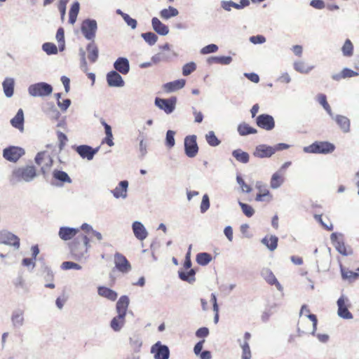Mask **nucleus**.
<instances>
[{"instance_id":"obj_2","label":"nucleus","mask_w":359,"mask_h":359,"mask_svg":"<svg viewBox=\"0 0 359 359\" xmlns=\"http://www.w3.org/2000/svg\"><path fill=\"white\" fill-rule=\"evenodd\" d=\"M334 149V144L327 141H316L311 144L303 148V151L305 153L321 154H331Z\"/></svg>"},{"instance_id":"obj_12","label":"nucleus","mask_w":359,"mask_h":359,"mask_svg":"<svg viewBox=\"0 0 359 359\" xmlns=\"http://www.w3.org/2000/svg\"><path fill=\"white\" fill-rule=\"evenodd\" d=\"M151 353L154 354V359H169L170 357L168 346L159 341L151 346Z\"/></svg>"},{"instance_id":"obj_10","label":"nucleus","mask_w":359,"mask_h":359,"mask_svg":"<svg viewBox=\"0 0 359 359\" xmlns=\"http://www.w3.org/2000/svg\"><path fill=\"white\" fill-rule=\"evenodd\" d=\"M184 152L189 158L195 157L198 152V147L195 135H188L184 138Z\"/></svg>"},{"instance_id":"obj_59","label":"nucleus","mask_w":359,"mask_h":359,"mask_svg":"<svg viewBox=\"0 0 359 359\" xmlns=\"http://www.w3.org/2000/svg\"><path fill=\"white\" fill-rule=\"evenodd\" d=\"M169 57L170 56L165 53H158L153 55L151 58V60L153 64H158L160 62L167 60Z\"/></svg>"},{"instance_id":"obj_25","label":"nucleus","mask_w":359,"mask_h":359,"mask_svg":"<svg viewBox=\"0 0 359 359\" xmlns=\"http://www.w3.org/2000/svg\"><path fill=\"white\" fill-rule=\"evenodd\" d=\"M151 25L153 29L161 36H165L169 33L168 27L156 17L151 19Z\"/></svg>"},{"instance_id":"obj_22","label":"nucleus","mask_w":359,"mask_h":359,"mask_svg":"<svg viewBox=\"0 0 359 359\" xmlns=\"http://www.w3.org/2000/svg\"><path fill=\"white\" fill-rule=\"evenodd\" d=\"M12 325L14 328H20L25 324L24 311L17 309L13 311L11 317Z\"/></svg>"},{"instance_id":"obj_24","label":"nucleus","mask_w":359,"mask_h":359,"mask_svg":"<svg viewBox=\"0 0 359 359\" xmlns=\"http://www.w3.org/2000/svg\"><path fill=\"white\" fill-rule=\"evenodd\" d=\"M79 231V229L77 228L62 226L60 228L58 236L63 241H69L73 238Z\"/></svg>"},{"instance_id":"obj_32","label":"nucleus","mask_w":359,"mask_h":359,"mask_svg":"<svg viewBox=\"0 0 359 359\" xmlns=\"http://www.w3.org/2000/svg\"><path fill=\"white\" fill-rule=\"evenodd\" d=\"M196 272L194 269H190L189 271L179 270L178 276L182 280L192 284L196 281Z\"/></svg>"},{"instance_id":"obj_18","label":"nucleus","mask_w":359,"mask_h":359,"mask_svg":"<svg viewBox=\"0 0 359 359\" xmlns=\"http://www.w3.org/2000/svg\"><path fill=\"white\" fill-rule=\"evenodd\" d=\"M129 183L127 180H122L119 182L118 186L111 193L115 198L126 199L128 196V189Z\"/></svg>"},{"instance_id":"obj_34","label":"nucleus","mask_w":359,"mask_h":359,"mask_svg":"<svg viewBox=\"0 0 359 359\" xmlns=\"http://www.w3.org/2000/svg\"><path fill=\"white\" fill-rule=\"evenodd\" d=\"M86 50L88 53V57L90 62L92 63L95 62L98 58L99 50L94 41H92L87 45Z\"/></svg>"},{"instance_id":"obj_49","label":"nucleus","mask_w":359,"mask_h":359,"mask_svg":"<svg viewBox=\"0 0 359 359\" xmlns=\"http://www.w3.org/2000/svg\"><path fill=\"white\" fill-rule=\"evenodd\" d=\"M205 140L211 147H217L221 143V141L217 137L214 131H209L205 135Z\"/></svg>"},{"instance_id":"obj_48","label":"nucleus","mask_w":359,"mask_h":359,"mask_svg":"<svg viewBox=\"0 0 359 359\" xmlns=\"http://www.w3.org/2000/svg\"><path fill=\"white\" fill-rule=\"evenodd\" d=\"M318 101L323 106L324 109L327 111V113L330 115L331 118H334V114L332 111V109L327 102V97L325 94H319L318 95Z\"/></svg>"},{"instance_id":"obj_37","label":"nucleus","mask_w":359,"mask_h":359,"mask_svg":"<svg viewBox=\"0 0 359 359\" xmlns=\"http://www.w3.org/2000/svg\"><path fill=\"white\" fill-rule=\"evenodd\" d=\"M130 345L133 350V353H138L140 351V348L142 346V341L140 335L133 334L129 339Z\"/></svg>"},{"instance_id":"obj_28","label":"nucleus","mask_w":359,"mask_h":359,"mask_svg":"<svg viewBox=\"0 0 359 359\" xmlns=\"http://www.w3.org/2000/svg\"><path fill=\"white\" fill-rule=\"evenodd\" d=\"M24 112L22 109H18L15 116L11 120V124L13 127L20 131L24 130Z\"/></svg>"},{"instance_id":"obj_46","label":"nucleus","mask_w":359,"mask_h":359,"mask_svg":"<svg viewBox=\"0 0 359 359\" xmlns=\"http://www.w3.org/2000/svg\"><path fill=\"white\" fill-rule=\"evenodd\" d=\"M44 112L51 119L57 120L60 116V111L53 104H48V107L44 109Z\"/></svg>"},{"instance_id":"obj_5","label":"nucleus","mask_w":359,"mask_h":359,"mask_svg":"<svg viewBox=\"0 0 359 359\" xmlns=\"http://www.w3.org/2000/svg\"><path fill=\"white\" fill-rule=\"evenodd\" d=\"M344 235L341 233H332L330 240L337 251L344 256L353 255V249L350 246H346L343 240Z\"/></svg>"},{"instance_id":"obj_44","label":"nucleus","mask_w":359,"mask_h":359,"mask_svg":"<svg viewBox=\"0 0 359 359\" xmlns=\"http://www.w3.org/2000/svg\"><path fill=\"white\" fill-rule=\"evenodd\" d=\"M238 342L242 348L241 359H250L252 355L249 343L248 341H242L241 339H238Z\"/></svg>"},{"instance_id":"obj_41","label":"nucleus","mask_w":359,"mask_h":359,"mask_svg":"<svg viewBox=\"0 0 359 359\" xmlns=\"http://www.w3.org/2000/svg\"><path fill=\"white\" fill-rule=\"evenodd\" d=\"M233 59L231 56H212L208 59L210 64L217 63L224 65H229Z\"/></svg>"},{"instance_id":"obj_21","label":"nucleus","mask_w":359,"mask_h":359,"mask_svg":"<svg viewBox=\"0 0 359 359\" xmlns=\"http://www.w3.org/2000/svg\"><path fill=\"white\" fill-rule=\"evenodd\" d=\"M114 71L122 74H127L130 71V62L128 58L125 57H119L113 64Z\"/></svg>"},{"instance_id":"obj_8","label":"nucleus","mask_w":359,"mask_h":359,"mask_svg":"<svg viewBox=\"0 0 359 359\" xmlns=\"http://www.w3.org/2000/svg\"><path fill=\"white\" fill-rule=\"evenodd\" d=\"M154 102L156 107L163 110L167 114H170L175 109L177 97H171L168 99L156 97Z\"/></svg>"},{"instance_id":"obj_11","label":"nucleus","mask_w":359,"mask_h":359,"mask_svg":"<svg viewBox=\"0 0 359 359\" xmlns=\"http://www.w3.org/2000/svg\"><path fill=\"white\" fill-rule=\"evenodd\" d=\"M348 302V298L344 294H342L337 302L338 306V316L341 318L347 320L352 319L353 318V314L348 309L347 304Z\"/></svg>"},{"instance_id":"obj_38","label":"nucleus","mask_w":359,"mask_h":359,"mask_svg":"<svg viewBox=\"0 0 359 359\" xmlns=\"http://www.w3.org/2000/svg\"><path fill=\"white\" fill-rule=\"evenodd\" d=\"M232 156L240 163H248L250 161V155L248 152L243 151L240 149L232 151Z\"/></svg>"},{"instance_id":"obj_58","label":"nucleus","mask_w":359,"mask_h":359,"mask_svg":"<svg viewBox=\"0 0 359 359\" xmlns=\"http://www.w3.org/2000/svg\"><path fill=\"white\" fill-rule=\"evenodd\" d=\"M236 182L240 185L243 192H245V193L251 192V191H252L251 187L245 182L244 180L242 178V177L240 175H238L236 176Z\"/></svg>"},{"instance_id":"obj_20","label":"nucleus","mask_w":359,"mask_h":359,"mask_svg":"<svg viewBox=\"0 0 359 359\" xmlns=\"http://www.w3.org/2000/svg\"><path fill=\"white\" fill-rule=\"evenodd\" d=\"M262 278L271 285H275L278 290L283 291V287L269 269H263L261 272Z\"/></svg>"},{"instance_id":"obj_62","label":"nucleus","mask_w":359,"mask_h":359,"mask_svg":"<svg viewBox=\"0 0 359 359\" xmlns=\"http://www.w3.org/2000/svg\"><path fill=\"white\" fill-rule=\"evenodd\" d=\"M69 0H59L58 9L61 15L62 20H64L66 13V6Z\"/></svg>"},{"instance_id":"obj_57","label":"nucleus","mask_w":359,"mask_h":359,"mask_svg":"<svg viewBox=\"0 0 359 359\" xmlns=\"http://www.w3.org/2000/svg\"><path fill=\"white\" fill-rule=\"evenodd\" d=\"M196 69V65L194 62H191L185 64L182 67V74L184 76H189Z\"/></svg>"},{"instance_id":"obj_9","label":"nucleus","mask_w":359,"mask_h":359,"mask_svg":"<svg viewBox=\"0 0 359 359\" xmlns=\"http://www.w3.org/2000/svg\"><path fill=\"white\" fill-rule=\"evenodd\" d=\"M35 162L41 166V171L45 176L53 165V159L46 152H39L35 157Z\"/></svg>"},{"instance_id":"obj_35","label":"nucleus","mask_w":359,"mask_h":359,"mask_svg":"<svg viewBox=\"0 0 359 359\" xmlns=\"http://www.w3.org/2000/svg\"><path fill=\"white\" fill-rule=\"evenodd\" d=\"M261 242L270 251H274L278 246V238L276 236H266L262 239Z\"/></svg>"},{"instance_id":"obj_64","label":"nucleus","mask_w":359,"mask_h":359,"mask_svg":"<svg viewBox=\"0 0 359 359\" xmlns=\"http://www.w3.org/2000/svg\"><path fill=\"white\" fill-rule=\"evenodd\" d=\"M193 115L194 116V122L197 123H201L203 120V114L197 111L195 107H191Z\"/></svg>"},{"instance_id":"obj_39","label":"nucleus","mask_w":359,"mask_h":359,"mask_svg":"<svg viewBox=\"0 0 359 359\" xmlns=\"http://www.w3.org/2000/svg\"><path fill=\"white\" fill-rule=\"evenodd\" d=\"M283 175V173H280V172H276L272 175L270 182V186L272 189H276L282 185L284 182Z\"/></svg>"},{"instance_id":"obj_14","label":"nucleus","mask_w":359,"mask_h":359,"mask_svg":"<svg viewBox=\"0 0 359 359\" xmlns=\"http://www.w3.org/2000/svg\"><path fill=\"white\" fill-rule=\"evenodd\" d=\"M114 264L116 269L123 273H128L132 268L126 257L119 252L114 255Z\"/></svg>"},{"instance_id":"obj_43","label":"nucleus","mask_w":359,"mask_h":359,"mask_svg":"<svg viewBox=\"0 0 359 359\" xmlns=\"http://www.w3.org/2000/svg\"><path fill=\"white\" fill-rule=\"evenodd\" d=\"M53 177L62 183H72V180L68 174L62 170H55L53 172Z\"/></svg>"},{"instance_id":"obj_63","label":"nucleus","mask_w":359,"mask_h":359,"mask_svg":"<svg viewBox=\"0 0 359 359\" xmlns=\"http://www.w3.org/2000/svg\"><path fill=\"white\" fill-rule=\"evenodd\" d=\"M209 329L206 327H202L198 329L196 332V337L197 338H205L209 335Z\"/></svg>"},{"instance_id":"obj_4","label":"nucleus","mask_w":359,"mask_h":359,"mask_svg":"<svg viewBox=\"0 0 359 359\" xmlns=\"http://www.w3.org/2000/svg\"><path fill=\"white\" fill-rule=\"evenodd\" d=\"M70 253L74 259L77 261L86 260L88 257L87 247L81 245L79 237L75 238L69 244Z\"/></svg>"},{"instance_id":"obj_17","label":"nucleus","mask_w":359,"mask_h":359,"mask_svg":"<svg viewBox=\"0 0 359 359\" xmlns=\"http://www.w3.org/2000/svg\"><path fill=\"white\" fill-rule=\"evenodd\" d=\"M106 79L107 84L110 87L121 88L125 85L123 78L116 71L112 70L108 72Z\"/></svg>"},{"instance_id":"obj_3","label":"nucleus","mask_w":359,"mask_h":359,"mask_svg":"<svg viewBox=\"0 0 359 359\" xmlns=\"http://www.w3.org/2000/svg\"><path fill=\"white\" fill-rule=\"evenodd\" d=\"M53 87L46 82H39L30 85L28 87V93L32 97H46L53 92Z\"/></svg>"},{"instance_id":"obj_52","label":"nucleus","mask_w":359,"mask_h":359,"mask_svg":"<svg viewBox=\"0 0 359 359\" xmlns=\"http://www.w3.org/2000/svg\"><path fill=\"white\" fill-rule=\"evenodd\" d=\"M42 50L49 55L57 53V46L54 43L50 42L44 43L42 45Z\"/></svg>"},{"instance_id":"obj_47","label":"nucleus","mask_w":359,"mask_h":359,"mask_svg":"<svg viewBox=\"0 0 359 359\" xmlns=\"http://www.w3.org/2000/svg\"><path fill=\"white\" fill-rule=\"evenodd\" d=\"M212 260V256L208 252H200L196 255V262L201 266L208 265Z\"/></svg>"},{"instance_id":"obj_61","label":"nucleus","mask_w":359,"mask_h":359,"mask_svg":"<svg viewBox=\"0 0 359 359\" xmlns=\"http://www.w3.org/2000/svg\"><path fill=\"white\" fill-rule=\"evenodd\" d=\"M218 50V46L215 44L211 43L205 46L201 50V53L203 55H207L209 53H212L217 52Z\"/></svg>"},{"instance_id":"obj_45","label":"nucleus","mask_w":359,"mask_h":359,"mask_svg":"<svg viewBox=\"0 0 359 359\" xmlns=\"http://www.w3.org/2000/svg\"><path fill=\"white\" fill-rule=\"evenodd\" d=\"M293 67L295 71L301 74H308L314 68L313 66L306 67L303 61H295Z\"/></svg>"},{"instance_id":"obj_31","label":"nucleus","mask_w":359,"mask_h":359,"mask_svg":"<svg viewBox=\"0 0 359 359\" xmlns=\"http://www.w3.org/2000/svg\"><path fill=\"white\" fill-rule=\"evenodd\" d=\"M332 118L335 121L344 133H348L350 131V120L346 116L342 115H334V118Z\"/></svg>"},{"instance_id":"obj_33","label":"nucleus","mask_w":359,"mask_h":359,"mask_svg":"<svg viewBox=\"0 0 359 359\" xmlns=\"http://www.w3.org/2000/svg\"><path fill=\"white\" fill-rule=\"evenodd\" d=\"M4 93L6 97H11L14 93L15 81L13 78H6L2 83Z\"/></svg>"},{"instance_id":"obj_13","label":"nucleus","mask_w":359,"mask_h":359,"mask_svg":"<svg viewBox=\"0 0 359 359\" xmlns=\"http://www.w3.org/2000/svg\"><path fill=\"white\" fill-rule=\"evenodd\" d=\"M0 243L13 246L15 250L20 248V238L8 231L0 232Z\"/></svg>"},{"instance_id":"obj_23","label":"nucleus","mask_w":359,"mask_h":359,"mask_svg":"<svg viewBox=\"0 0 359 359\" xmlns=\"http://www.w3.org/2000/svg\"><path fill=\"white\" fill-rule=\"evenodd\" d=\"M132 229L135 236L140 241L144 240L148 236L146 228L143 224L139 221H135L133 223Z\"/></svg>"},{"instance_id":"obj_6","label":"nucleus","mask_w":359,"mask_h":359,"mask_svg":"<svg viewBox=\"0 0 359 359\" xmlns=\"http://www.w3.org/2000/svg\"><path fill=\"white\" fill-rule=\"evenodd\" d=\"M97 29V24L95 20L88 18L82 22L81 30L86 39L93 41Z\"/></svg>"},{"instance_id":"obj_26","label":"nucleus","mask_w":359,"mask_h":359,"mask_svg":"<svg viewBox=\"0 0 359 359\" xmlns=\"http://www.w3.org/2000/svg\"><path fill=\"white\" fill-rule=\"evenodd\" d=\"M186 80L181 79L173 81L168 82L163 86V90L166 93H172L184 87Z\"/></svg>"},{"instance_id":"obj_60","label":"nucleus","mask_w":359,"mask_h":359,"mask_svg":"<svg viewBox=\"0 0 359 359\" xmlns=\"http://www.w3.org/2000/svg\"><path fill=\"white\" fill-rule=\"evenodd\" d=\"M210 208V199L208 194H204L202 198V201L200 206V210L202 213H205Z\"/></svg>"},{"instance_id":"obj_15","label":"nucleus","mask_w":359,"mask_h":359,"mask_svg":"<svg viewBox=\"0 0 359 359\" xmlns=\"http://www.w3.org/2000/svg\"><path fill=\"white\" fill-rule=\"evenodd\" d=\"M256 124L262 129L271 130L275 127V121L272 116L267 114H262L257 117Z\"/></svg>"},{"instance_id":"obj_51","label":"nucleus","mask_w":359,"mask_h":359,"mask_svg":"<svg viewBox=\"0 0 359 359\" xmlns=\"http://www.w3.org/2000/svg\"><path fill=\"white\" fill-rule=\"evenodd\" d=\"M141 36L149 46L154 45L158 40L157 35L151 32L142 33Z\"/></svg>"},{"instance_id":"obj_56","label":"nucleus","mask_w":359,"mask_h":359,"mask_svg":"<svg viewBox=\"0 0 359 359\" xmlns=\"http://www.w3.org/2000/svg\"><path fill=\"white\" fill-rule=\"evenodd\" d=\"M61 268L63 270H69V269L81 270L82 269V266L75 262L67 261V262H64L62 264Z\"/></svg>"},{"instance_id":"obj_19","label":"nucleus","mask_w":359,"mask_h":359,"mask_svg":"<svg viewBox=\"0 0 359 359\" xmlns=\"http://www.w3.org/2000/svg\"><path fill=\"white\" fill-rule=\"evenodd\" d=\"M274 149L272 146L259 144L256 147L253 155L259 158H269L273 155Z\"/></svg>"},{"instance_id":"obj_55","label":"nucleus","mask_w":359,"mask_h":359,"mask_svg":"<svg viewBox=\"0 0 359 359\" xmlns=\"http://www.w3.org/2000/svg\"><path fill=\"white\" fill-rule=\"evenodd\" d=\"M273 198L269 191L263 193H258L255 197V201L258 202L266 201L270 202Z\"/></svg>"},{"instance_id":"obj_7","label":"nucleus","mask_w":359,"mask_h":359,"mask_svg":"<svg viewBox=\"0 0 359 359\" xmlns=\"http://www.w3.org/2000/svg\"><path fill=\"white\" fill-rule=\"evenodd\" d=\"M25 149L20 147L9 146L3 149V157L8 161L16 163L24 154Z\"/></svg>"},{"instance_id":"obj_42","label":"nucleus","mask_w":359,"mask_h":359,"mask_svg":"<svg viewBox=\"0 0 359 359\" xmlns=\"http://www.w3.org/2000/svg\"><path fill=\"white\" fill-rule=\"evenodd\" d=\"M178 14V10L172 6H168V8H163L160 11V16L164 20H168L177 16Z\"/></svg>"},{"instance_id":"obj_50","label":"nucleus","mask_w":359,"mask_h":359,"mask_svg":"<svg viewBox=\"0 0 359 359\" xmlns=\"http://www.w3.org/2000/svg\"><path fill=\"white\" fill-rule=\"evenodd\" d=\"M343 55L351 57L353 54V45L350 39H346L341 48Z\"/></svg>"},{"instance_id":"obj_1","label":"nucleus","mask_w":359,"mask_h":359,"mask_svg":"<svg viewBox=\"0 0 359 359\" xmlns=\"http://www.w3.org/2000/svg\"><path fill=\"white\" fill-rule=\"evenodd\" d=\"M36 171L33 165L15 168L9 177L10 183L15 185L20 182H30L36 177Z\"/></svg>"},{"instance_id":"obj_16","label":"nucleus","mask_w":359,"mask_h":359,"mask_svg":"<svg viewBox=\"0 0 359 359\" xmlns=\"http://www.w3.org/2000/svg\"><path fill=\"white\" fill-rule=\"evenodd\" d=\"M100 147L93 148L86 144H82L76 147L75 150L77 154L82 158L88 161L92 160L94 156L98 152Z\"/></svg>"},{"instance_id":"obj_36","label":"nucleus","mask_w":359,"mask_h":359,"mask_svg":"<svg viewBox=\"0 0 359 359\" xmlns=\"http://www.w3.org/2000/svg\"><path fill=\"white\" fill-rule=\"evenodd\" d=\"M125 324V317L117 315L110 322L111 328L115 332H119Z\"/></svg>"},{"instance_id":"obj_30","label":"nucleus","mask_w":359,"mask_h":359,"mask_svg":"<svg viewBox=\"0 0 359 359\" xmlns=\"http://www.w3.org/2000/svg\"><path fill=\"white\" fill-rule=\"evenodd\" d=\"M340 272L343 280H348L350 283L355 281L359 278V273L353 272L344 267L340 264Z\"/></svg>"},{"instance_id":"obj_54","label":"nucleus","mask_w":359,"mask_h":359,"mask_svg":"<svg viewBox=\"0 0 359 359\" xmlns=\"http://www.w3.org/2000/svg\"><path fill=\"white\" fill-rule=\"evenodd\" d=\"M175 132L174 130H168L166 133L165 145L168 148H172L175 144Z\"/></svg>"},{"instance_id":"obj_53","label":"nucleus","mask_w":359,"mask_h":359,"mask_svg":"<svg viewBox=\"0 0 359 359\" xmlns=\"http://www.w3.org/2000/svg\"><path fill=\"white\" fill-rule=\"evenodd\" d=\"M238 205L246 217H251L255 214V210L251 205L241 201H238Z\"/></svg>"},{"instance_id":"obj_40","label":"nucleus","mask_w":359,"mask_h":359,"mask_svg":"<svg viewBox=\"0 0 359 359\" xmlns=\"http://www.w3.org/2000/svg\"><path fill=\"white\" fill-rule=\"evenodd\" d=\"M238 132L240 135L245 136L250 134H255L257 133V130L255 128L251 127L249 124L242 123L238 126Z\"/></svg>"},{"instance_id":"obj_27","label":"nucleus","mask_w":359,"mask_h":359,"mask_svg":"<svg viewBox=\"0 0 359 359\" xmlns=\"http://www.w3.org/2000/svg\"><path fill=\"white\" fill-rule=\"evenodd\" d=\"M129 298L126 295L121 296L118 300L116 309L118 315L126 317V311L129 305Z\"/></svg>"},{"instance_id":"obj_29","label":"nucleus","mask_w":359,"mask_h":359,"mask_svg":"<svg viewBox=\"0 0 359 359\" xmlns=\"http://www.w3.org/2000/svg\"><path fill=\"white\" fill-rule=\"evenodd\" d=\"M97 293L100 296L107 298L110 301H115L118 297L116 292L104 286H99L97 287Z\"/></svg>"}]
</instances>
